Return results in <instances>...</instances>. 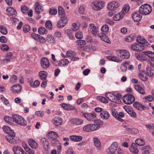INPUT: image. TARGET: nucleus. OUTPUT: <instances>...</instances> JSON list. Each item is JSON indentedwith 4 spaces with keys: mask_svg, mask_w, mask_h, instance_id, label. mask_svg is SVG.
Masks as SVG:
<instances>
[{
    "mask_svg": "<svg viewBox=\"0 0 154 154\" xmlns=\"http://www.w3.org/2000/svg\"><path fill=\"white\" fill-rule=\"evenodd\" d=\"M12 118L14 120V122L21 126H25L27 124L26 121L21 116L16 114H14L12 115Z\"/></svg>",
    "mask_w": 154,
    "mask_h": 154,
    "instance_id": "1",
    "label": "nucleus"
},
{
    "mask_svg": "<svg viewBox=\"0 0 154 154\" xmlns=\"http://www.w3.org/2000/svg\"><path fill=\"white\" fill-rule=\"evenodd\" d=\"M139 10L141 14L146 15L149 14L151 12L152 9L150 5L145 4L140 7Z\"/></svg>",
    "mask_w": 154,
    "mask_h": 154,
    "instance_id": "2",
    "label": "nucleus"
},
{
    "mask_svg": "<svg viewBox=\"0 0 154 154\" xmlns=\"http://www.w3.org/2000/svg\"><path fill=\"white\" fill-rule=\"evenodd\" d=\"M99 128V126L93 124H90L84 126L83 129L84 131L88 132L95 131Z\"/></svg>",
    "mask_w": 154,
    "mask_h": 154,
    "instance_id": "3",
    "label": "nucleus"
},
{
    "mask_svg": "<svg viewBox=\"0 0 154 154\" xmlns=\"http://www.w3.org/2000/svg\"><path fill=\"white\" fill-rule=\"evenodd\" d=\"M124 102L127 104H130L135 100L134 97L131 94H125L123 97Z\"/></svg>",
    "mask_w": 154,
    "mask_h": 154,
    "instance_id": "4",
    "label": "nucleus"
},
{
    "mask_svg": "<svg viewBox=\"0 0 154 154\" xmlns=\"http://www.w3.org/2000/svg\"><path fill=\"white\" fill-rule=\"evenodd\" d=\"M92 4L94 6L93 7V9L95 11L100 10L103 8L105 5V3L102 1H96L93 2Z\"/></svg>",
    "mask_w": 154,
    "mask_h": 154,
    "instance_id": "5",
    "label": "nucleus"
},
{
    "mask_svg": "<svg viewBox=\"0 0 154 154\" xmlns=\"http://www.w3.org/2000/svg\"><path fill=\"white\" fill-rule=\"evenodd\" d=\"M118 145L117 143L116 142H113L107 150V152L109 154L115 153L117 149Z\"/></svg>",
    "mask_w": 154,
    "mask_h": 154,
    "instance_id": "6",
    "label": "nucleus"
},
{
    "mask_svg": "<svg viewBox=\"0 0 154 154\" xmlns=\"http://www.w3.org/2000/svg\"><path fill=\"white\" fill-rule=\"evenodd\" d=\"M12 150L14 154H27L22 148L17 146L13 147Z\"/></svg>",
    "mask_w": 154,
    "mask_h": 154,
    "instance_id": "7",
    "label": "nucleus"
},
{
    "mask_svg": "<svg viewBox=\"0 0 154 154\" xmlns=\"http://www.w3.org/2000/svg\"><path fill=\"white\" fill-rule=\"evenodd\" d=\"M131 49L135 51H141L144 49L143 45L142 44H136L132 45L131 47Z\"/></svg>",
    "mask_w": 154,
    "mask_h": 154,
    "instance_id": "8",
    "label": "nucleus"
},
{
    "mask_svg": "<svg viewBox=\"0 0 154 154\" xmlns=\"http://www.w3.org/2000/svg\"><path fill=\"white\" fill-rule=\"evenodd\" d=\"M61 20L59 21L57 24L58 28H61L64 26L67 23V20L66 17H60Z\"/></svg>",
    "mask_w": 154,
    "mask_h": 154,
    "instance_id": "9",
    "label": "nucleus"
},
{
    "mask_svg": "<svg viewBox=\"0 0 154 154\" xmlns=\"http://www.w3.org/2000/svg\"><path fill=\"white\" fill-rule=\"evenodd\" d=\"M119 6V3L116 1H114L109 3L108 6V9L111 11H113L117 8Z\"/></svg>",
    "mask_w": 154,
    "mask_h": 154,
    "instance_id": "10",
    "label": "nucleus"
},
{
    "mask_svg": "<svg viewBox=\"0 0 154 154\" xmlns=\"http://www.w3.org/2000/svg\"><path fill=\"white\" fill-rule=\"evenodd\" d=\"M41 65L42 68L47 69L49 66L50 63L47 58L44 57L41 60Z\"/></svg>",
    "mask_w": 154,
    "mask_h": 154,
    "instance_id": "11",
    "label": "nucleus"
},
{
    "mask_svg": "<svg viewBox=\"0 0 154 154\" xmlns=\"http://www.w3.org/2000/svg\"><path fill=\"white\" fill-rule=\"evenodd\" d=\"M140 14L139 11L134 12L132 14V17L133 20L134 21L138 22L140 21L142 18Z\"/></svg>",
    "mask_w": 154,
    "mask_h": 154,
    "instance_id": "12",
    "label": "nucleus"
},
{
    "mask_svg": "<svg viewBox=\"0 0 154 154\" xmlns=\"http://www.w3.org/2000/svg\"><path fill=\"white\" fill-rule=\"evenodd\" d=\"M34 6L35 11L37 14H40L43 11V8L39 2H36Z\"/></svg>",
    "mask_w": 154,
    "mask_h": 154,
    "instance_id": "13",
    "label": "nucleus"
},
{
    "mask_svg": "<svg viewBox=\"0 0 154 154\" xmlns=\"http://www.w3.org/2000/svg\"><path fill=\"white\" fill-rule=\"evenodd\" d=\"M97 116L96 114L95 113H85L84 114V116L89 121L94 120Z\"/></svg>",
    "mask_w": 154,
    "mask_h": 154,
    "instance_id": "14",
    "label": "nucleus"
},
{
    "mask_svg": "<svg viewBox=\"0 0 154 154\" xmlns=\"http://www.w3.org/2000/svg\"><path fill=\"white\" fill-rule=\"evenodd\" d=\"M52 122L55 126H57L62 124V120L59 117H55L52 120Z\"/></svg>",
    "mask_w": 154,
    "mask_h": 154,
    "instance_id": "15",
    "label": "nucleus"
},
{
    "mask_svg": "<svg viewBox=\"0 0 154 154\" xmlns=\"http://www.w3.org/2000/svg\"><path fill=\"white\" fill-rule=\"evenodd\" d=\"M6 13L9 16H15L17 14L16 11L12 7H9L6 9Z\"/></svg>",
    "mask_w": 154,
    "mask_h": 154,
    "instance_id": "16",
    "label": "nucleus"
},
{
    "mask_svg": "<svg viewBox=\"0 0 154 154\" xmlns=\"http://www.w3.org/2000/svg\"><path fill=\"white\" fill-rule=\"evenodd\" d=\"M69 122L71 124L76 125H79L83 124V121L80 119L74 118L71 119Z\"/></svg>",
    "mask_w": 154,
    "mask_h": 154,
    "instance_id": "17",
    "label": "nucleus"
},
{
    "mask_svg": "<svg viewBox=\"0 0 154 154\" xmlns=\"http://www.w3.org/2000/svg\"><path fill=\"white\" fill-rule=\"evenodd\" d=\"M106 97L110 100L117 103V98L116 95L112 93H108L105 95Z\"/></svg>",
    "mask_w": 154,
    "mask_h": 154,
    "instance_id": "18",
    "label": "nucleus"
},
{
    "mask_svg": "<svg viewBox=\"0 0 154 154\" xmlns=\"http://www.w3.org/2000/svg\"><path fill=\"white\" fill-rule=\"evenodd\" d=\"M119 54L122 59H127L130 56L129 53L126 50H120Z\"/></svg>",
    "mask_w": 154,
    "mask_h": 154,
    "instance_id": "19",
    "label": "nucleus"
},
{
    "mask_svg": "<svg viewBox=\"0 0 154 154\" xmlns=\"http://www.w3.org/2000/svg\"><path fill=\"white\" fill-rule=\"evenodd\" d=\"M133 106L138 110L141 111L142 110H145L146 108L144 105H142L140 103L138 102H135L133 104Z\"/></svg>",
    "mask_w": 154,
    "mask_h": 154,
    "instance_id": "20",
    "label": "nucleus"
},
{
    "mask_svg": "<svg viewBox=\"0 0 154 154\" xmlns=\"http://www.w3.org/2000/svg\"><path fill=\"white\" fill-rule=\"evenodd\" d=\"M124 109L132 117L135 118L137 116V114L131 108L128 107H125Z\"/></svg>",
    "mask_w": 154,
    "mask_h": 154,
    "instance_id": "21",
    "label": "nucleus"
},
{
    "mask_svg": "<svg viewBox=\"0 0 154 154\" xmlns=\"http://www.w3.org/2000/svg\"><path fill=\"white\" fill-rule=\"evenodd\" d=\"M97 36L102 40L106 43H109L110 41L108 37L106 35V33H100L98 34Z\"/></svg>",
    "mask_w": 154,
    "mask_h": 154,
    "instance_id": "22",
    "label": "nucleus"
},
{
    "mask_svg": "<svg viewBox=\"0 0 154 154\" xmlns=\"http://www.w3.org/2000/svg\"><path fill=\"white\" fill-rule=\"evenodd\" d=\"M47 136L48 139L51 140L55 138H57L58 134L56 132L50 131L48 134Z\"/></svg>",
    "mask_w": 154,
    "mask_h": 154,
    "instance_id": "23",
    "label": "nucleus"
},
{
    "mask_svg": "<svg viewBox=\"0 0 154 154\" xmlns=\"http://www.w3.org/2000/svg\"><path fill=\"white\" fill-rule=\"evenodd\" d=\"M21 87L20 85H15L11 87V90L14 94L19 92L21 90Z\"/></svg>",
    "mask_w": 154,
    "mask_h": 154,
    "instance_id": "24",
    "label": "nucleus"
},
{
    "mask_svg": "<svg viewBox=\"0 0 154 154\" xmlns=\"http://www.w3.org/2000/svg\"><path fill=\"white\" fill-rule=\"evenodd\" d=\"M40 141L44 148L45 150H48L49 148V144L48 140L45 138H43L41 139Z\"/></svg>",
    "mask_w": 154,
    "mask_h": 154,
    "instance_id": "25",
    "label": "nucleus"
},
{
    "mask_svg": "<svg viewBox=\"0 0 154 154\" xmlns=\"http://www.w3.org/2000/svg\"><path fill=\"white\" fill-rule=\"evenodd\" d=\"M89 29L91 33L95 36H96L98 32L97 29L93 24H91L89 25Z\"/></svg>",
    "mask_w": 154,
    "mask_h": 154,
    "instance_id": "26",
    "label": "nucleus"
},
{
    "mask_svg": "<svg viewBox=\"0 0 154 154\" xmlns=\"http://www.w3.org/2000/svg\"><path fill=\"white\" fill-rule=\"evenodd\" d=\"M130 150L131 152L134 154H137L139 152L137 146L134 143H131V148H130Z\"/></svg>",
    "mask_w": 154,
    "mask_h": 154,
    "instance_id": "27",
    "label": "nucleus"
},
{
    "mask_svg": "<svg viewBox=\"0 0 154 154\" xmlns=\"http://www.w3.org/2000/svg\"><path fill=\"white\" fill-rule=\"evenodd\" d=\"M58 13L60 17H66L64 9L60 6L58 7Z\"/></svg>",
    "mask_w": 154,
    "mask_h": 154,
    "instance_id": "28",
    "label": "nucleus"
},
{
    "mask_svg": "<svg viewBox=\"0 0 154 154\" xmlns=\"http://www.w3.org/2000/svg\"><path fill=\"white\" fill-rule=\"evenodd\" d=\"M28 143L31 147L34 149H36L38 146L37 143L32 139H30L28 140Z\"/></svg>",
    "mask_w": 154,
    "mask_h": 154,
    "instance_id": "29",
    "label": "nucleus"
},
{
    "mask_svg": "<svg viewBox=\"0 0 154 154\" xmlns=\"http://www.w3.org/2000/svg\"><path fill=\"white\" fill-rule=\"evenodd\" d=\"M139 78L143 81H146L148 79V76L145 74L144 70L142 71L139 74Z\"/></svg>",
    "mask_w": 154,
    "mask_h": 154,
    "instance_id": "30",
    "label": "nucleus"
},
{
    "mask_svg": "<svg viewBox=\"0 0 154 154\" xmlns=\"http://www.w3.org/2000/svg\"><path fill=\"white\" fill-rule=\"evenodd\" d=\"M124 16V14L121 12L115 15L113 17V19L115 21L119 20L122 19Z\"/></svg>",
    "mask_w": 154,
    "mask_h": 154,
    "instance_id": "31",
    "label": "nucleus"
},
{
    "mask_svg": "<svg viewBox=\"0 0 154 154\" xmlns=\"http://www.w3.org/2000/svg\"><path fill=\"white\" fill-rule=\"evenodd\" d=\"M82 138L81 136L71 135L69 137L70 139L74 142L79 141L82 140Z\"/></svg>",
    "mask_w": 154,
    "mask_h": 154,
    "instance_id": "32",
    "label": "nucleus"
},
{
    "mask_svg": "<svg viewBox=\"0 0 154 154\" xmlns=\"http://www.w3.org/2000/svg\"><path fill=\"white\" fill-rule=\"evenodd\" d=\"M147 74L149 76H152L154 74V68L148 66L146 68Z\"/></svg>",
    "mask_w": 154,
    "mask_h": 154,
    "instance_id": "33",
    "label": "nucleus"
},
{
    "mask_svg": "<svg viewBox=\"0 0 154 154\" xmlns=\"http://www.w3.org/2000/svg\"><path fill=\"white\" fill-rule=\"evenodd\" d=\"M134 88L136 91H137L140 94H145V92L144 90L140 85H135L134 86Z\"/></svg>",
    "mask_w": 154,
    "mask_h": 154,
    "instance_id": "34",
    "label": "nucleus"
},
{
    "mask_svg": "<svg viewBox=\"0 0 154 154\" xmlns=\"http://www.w3.org/2000/svg\"><path fill=\"white\" fill-rule=\"evenodd\" d=\"M40 78L42 80H45L47 77V74L45 71H42L40 72L38 74Z\"/></svg>",
    "mask_w": 154,
    "mask_h": 154,
    "instance_id": "35",
    "label": "nucleus"
},
{
    "mask_svg": "<svg viewBox=\"0 0 154 154\" xmlns=\"http://www.w3.org/2000/svg\"><path fill=\"white\" fill-rule=\"evenodd\" d=\"M101 117L104 119H107L109 117V114L106 111H103L101 112L100 113Z\"/></svg>",
    "mask_w": 154,
    "mask_h": 154,
    "instance_id": "36",
    "label": "nucleus"
},
{
    "mask_svg": "<svg viewBox=\"0 0 154 154\" xmlns=\"http://www.w3.org/2000/svg\"><path fill=\"white\" fill-rule=\"evenodd\" d=\"M107 58L111 61L116 62H121L122 60L119 58L114 56H109L107 57Z\"/></svg>",
    "mask_w": 154,
    "mask_h": 154,
    "instance_id": "37",
    "label": "nucleus"
},
{
    "mask_svg": "<svg viewBox=\"0 0 154 154\" xmlns=\"http://www.w3.org/2000/svg\"><path fill=\"white\" fill-rule=\"evenodd\" d=\"M69 63L68 60L66 59H63L60 60L59 62V65L61 66H64L67 65Z\"/></svg>",
    "mask_w": 154,
    "mask_h": 154,
    "instance_id": "38",
    "label": "nucleus"
},
{
    "mask_svg": "<svg viewBox=\"0 0 154 154\" xmlns=\"http://www.w3.org/2000/svg\"><path fill=\"white\" fill-rule=\"evenodd\" d=\"M46 41L49 43H53L55 42V38L52 35H48L47 36Z\"/></svg>",
    "mask_w": 154,
    "mask_h": 154,
    "instance_id": "39",
    "label": "nucleus"
},
{
    "mask_svg": "<svg viewBox=\"0 0 154 154\" xmlns=\"http://www.w3.org/2000/svg\"><path fill=\"white\" fill-rule=\"evenodd\" d=\"M4 119L5 121L9 124L12 125L14 124V120L12 119L9 116H6L4 117Z\"/></svg>",
    "mask_w": 154,
    "mask_h": 154,
    "instance_id": "40",
    "label": "nucleus"
},
{
    "mask_svg": "<svg viewBox=\"0 0 154 154\" xmlns=\"http://www.w3.org/2000/svg\"><path fill=\"white\" fill-rule=\"evenodd\" d=\"M143 54L151 58H154V53L151 51H144L143 52Z\"/></svg>",
    "mask_w": 154,
    "mask_h": 154,
    "instance_id": "41",
    "label": "nucleus"
},
{
    "mask_svg": "<svg viewBox=\"0 0 154 154\" xmlns=\"http://www.w3.org/2000/svg\"><path fill=\"white\" fill-rule=\"evenodd\" d=\"M137 41L138 42L140 43V44H144L146 41V40L143 37L138 36L137 38Z\"/></svg>",
    "mask_w": 154,
    "mask_h": 154,
    "instance_id": "42",
    "label": "nucleus"
},
{
    "mask_svg": "<svg viewBox=\"0 0 154 154\" xmlns=\"http://www.w3.org/2000/svg\"><path fill=\"white\" fill-rule=\"evenodd\" d=\"M15 136V134L14 132L10 133L9 134H8V135L6 136V139L9 142V140H10V139L14 138Z\"/></svg>",
    "mask_w": 154,
    "mask_h": 154,
    "instance_id": "43",
    "label": "nucleus"
},
{
    "mask_svg": "<svg viewBox=\"0 0 154 154\" xmlns=\"http://www.w3.org/2000/svg\"><path fill=\"white\" fill-rule=\"evenodd\" d=\"M3 131L8 134L14 132L9 127L7 126H4L3 127Z\"/></svg>",
    "mask_w": 154,
    "mask_h": 154,
    "instance_id": "44",
    "label": "nucleus"
},
{
    "mask_svg": "<svg viewBox=\"0 0 154 154\" xmlns=\"http://www.w3.org/2000/svg\"><path fill=\"white\" fill-rule=\"evenodd\" d=\"M135 142L136 145L140 146H143L145 144L144 141L142 139H137L135 140Z\"/></svg>",
    "mask_w": 154,
    "mask_h": 154,
    "instance_id": "45",
    "label": "nucleus"
},
{
    "mask_svg": "<svg viewBox=\"0 0 154 154\" xmlns=\"http://www.w3.org/2000/svg\"><path fill=\"white\" fill-rule=\"evenodd\" d=\"M135 38L134 36L132 35H130L126 36L125 38V40L128 42H131Z\"/></svg>",
    "mask_w": 154,
    "mask_h": 154,
    "instance_id": "46",
    "label": "nucleus"
},
{
    "mask_svg": "<svg viewBox=\"0 0 154 154\" xmlns=\"http://www.w3.org/2000/svg\"><path fill=\"white\" fill-rule=\"evenodd\" d=\"M38 32L40 34L43 35L47 33V31L44 28L42 27H40L38 30Z\"/></svg>",
    "mask_w": 154,
    "mask_h": 154,
    "instance_id": "47",
    "label": "nucleus"
},
{
    "mask_svg": "<svg viewBox=\"0 0 154 154\" xmlns=\"http://www.w3.org/2000/svg\"><path fill=\"white\" fill-rule=\"evenodd\" d=\"M0 32L3 35H6L8 32L6 28L2 25L0 26Z\"/></svg>",
    "mask_w": 154,
    "mask_h": 154,
    "instance_id": "48",
    "label": "nucleus"
},
{
    "mask_svg": "<svg viewBox=\"0 0 154 154\" xmlns=\"http://www.w3.org/2000/svg\"><path fill=\"white\" fill-rule=\"evenodd\" d=\"M126 64L129 65V62H125L124 64H122L121 66V69L123 72H125L127 69V66L126 65Z\"/></svg>",
    "mask_w": 154,
    "mask_h": 154,
    "instance_id": "49",
    "label": "nucleus"
},
{
    "mask_svg": "<svg viewBox=\"0 0 154 154\" xmlns=\"http://www.w3.org/2000/svg\"><path fill=\"white\" fill-rule=\"evenodd\" d=\"M109 28L108 26L106 25H103L101 27V30L103 32L102 33H107L109 31Z\"/></svg>",
    "mask_w": 154,
    "mask_h": 154,
    "instance_id": "50",
    "label": "nucleus"
},
{
    "mask_svg": "<svg viewBox=\"0 0 154 154\" xmlns=\"http://www.w3.org/2000/svg\"><path fill=\"white\" fill-rule=\"evenodd\" d=\"M94 145L97 147H99L101 145V143L97 137H94L93 139Z\"/></svg>",
    "mask_w": 154,
    "mask_h": 154,
    "instance_id": "51",
    "label": "nucleus"
},
{
    "mask_svg": "<svg viewBox=\"0 0 154 154\" xmlns=\"http://www.w3.org/2000/svg\"><path fill=\"white\" fill-rule=\"evenodd\" d=\"M66 54L67 56L72 58L73 57L75 56L76 54L75 52L69 51L66 52Z\"/></svg>",
    "mask_w": 154,
    "mask_h": 154,
    "instance_id": "52",
    "label": "nucleus"
},
{
    "mask_svg": "<svg viewBox=\"0 0 154 154\" xmlns=\"http://www.w3.org/2000/svg\"><path fill=\"white\" fill-rule=\"evenodd\" d=\"M37 41L42 44H45L46 42V40L42 36L39 35Z\"/></svg>",
    "mask_w": 154,
    "mask_h": 154,
    "instance_id": "53",
    "label": "nucleus"
},
{
    "mask_svg": "<svg viewBox=\"0 0 154 154\" xmlns=\"http://www.w3.org/2000/svg\"><path fill=\"white\" fill-rule=\"evenodd\" d=\"M75 36L77 39H82L83 38L82 32L80 31L76 32L75 34Z\"/></svg>",
    "mask_w": 154,
    "mask_h": 154,
    "instance_id": "54",
    "label": "nucleus"
},
{
    "mask_svg": "<svg viewBox=\"0 0 154 154\" xmlns=\"http://www.w3.org/2000/svg\"><path fill=\"white\" fill-rule=\"evenodd\" d=\"M98 99L101 102L105 103H108L107 99L103 97L99 96L98 97Z\"/></svg>",
    "mask_w": 154,
    "mask_h": 154,
    "instance_id": "55",
    "label": "nucleus"
},
{
    "mask_svg": "<svg viewBox=\"0 0 154 154\" xmlns=\"http://www.w3.org/2000/svg\"><path fill=\"white\" fill-rule=\"evenodd\" d=\"M46 27L48 29H52V24L50 21L46 22L45 23Z\"/></svg>",
    "mask_w": 154,
    "mask_h": 154,
    "instance_id": "56",
    "label": "nucleus"
},
{
    "mask_svg": "<svg viewBox=\"0 0 154 154\" xmlns=\"http://www.w3.org/2000/svg\"><path fill=\"white\" fill-rule=\"evenodd\" d=\"M135 55L136 58L138 60H143V57L142 54L141 53H137Z\"/></svg>",
    "mask_w": 154,
    "mask_h": 154,
    "instance_id": "57",
    "label": "nucleus"
},
{
    "mask_svg": "<svg viewBox=\"0 0 154 154\" xmlns=\"http://www.w3.org/2000/svg\"><path fill=\"white\" fill-rule=\"evenodd\" d=\"M94 122L95 124H93L99 126V128H100V125H103V122L101 120L99 119H97L94 120Z\"/></svg>",
    "mask_w": 154,
    "mask_h": 154,
    "instance_id": "58",
    "label": "nucleus"
},
{
    "mask_svg": "<svg viewBox=\"0 0 154 154\" xmlns=\"http://www.w3.org/2000/svg\"><path fill=\"white\" fill-rule=\"evenodd\" d=\"M76 43L78 45H84L86 44V42L84 40H79L76 41Z\"/></svg>",
    "mask_w": 154,
    "mask_h": 154,
    "instance_id": "59",
    "label": "nucleus"
},
{
    "mask_svg": "<svg viewBox=\"0 0 154 154\" xmlns=\"http://www.w3.org/2000/svg\"><path fill=\"white\" fill-rule=\"evenodd\" d=\"M85 8L84 6L80 5L79 8V12L81 14H83L85 11Z\"/></svg>",
    "mask_w": 154,
    "mask_h": 154,
    "instance_id": "60",
    "label": "nucleus"
},
{
    "mask_svg": "<svg viewBox=\"0 0 154 154\" xmlns=\"http://www.w3.org/2000/svg\"><path fill=\"white\" fill-rule=\"evenodd\" d=\"M1 49L4 51H7L9 49V47L6 45H2L0 46Z\"/></svg>",
    "mask_w": 154,
    "mask_h": 154,
    "instance_id": "61",
    "label": "nucleus"
},
{
    "mask_svg": "<svg viewBox=\"0 0 154 154\" xmlns=\"http://www.w3.org/2000/svg\"><path fill=\"white\" fill-rule=\"evenodd\" d=\"M30 85L33 87H36L38 86L40 84V82L38 80H35L33 83H30Z\"/></svg>",
    "mask_w": 154,
    "mask_h": 154,
    "instance_id": "62",
    "label": "nucleus"
},
{
    "mask_svg": "<svg viewBox=\"0 0 154 154\" xmlns=\"http://www.w3.org/2000/svg\"><path fill=\"white\" fill-rule=\"evenodd\" d=\"M79 26H78L77 25V24L74 23L72 24V29L73 31H75L79 29Z\"/></svg>",
    "mask_w": 154,
    "mask_h": 154,
    "instance_id": "63",
    "label": "nucleus"
},
{
    "mask_svg": "<svg viewBox=\"0 0 154 154\" xmlns=\"http://www.w3.org/2000/svg\"><path fill=\"white\" fill-rule=\"evenodd\" d=\"M57 11L56 9H50L49 11V13L51 15H54L57 13Z\"/></svg>",
    "mask_w": 154,
    "mask_h": 154,
    "instance_id": "64",
    "label": "nucleus"
}]
</instances>
